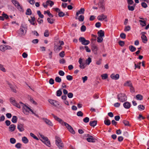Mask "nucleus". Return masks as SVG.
I'll use <instances>...</instances> for the list:
<instances>
[{
	"label": "nucleus",
	"instance_id": "bb28decb",
	"mask_svg": "<svg viewBox=\"0 0 149 149\" xmlns=\"http://www.w3.org/2000/svg\"><path fill=\"white\" fill-rule=\"evenodd\" d=\"M7 84L9 85L10 88L11 89V90L14 93H16L17 91L16 89L15 88V87H14L9 82H8Z\"/></svg>",
	"mask_w": 149,
	"mask_h": 149
},
{
	"label": "nucleus",
	"instance_id": "0eeeda50",
	"mask_svg": "<svg viewBox=\"0 0 149 149\" xmlns=\"http://www.w3.org/2000/svg\"><path fill=\"white\" fill-rule=\"evenodd\" d=\"M79 41L81 42L82 45H86L89 44L90 42L89 40L85 39L83 37H80L79 38Z\"/></svg>",
	"mask_w": 149,
	"mask_h": 149
},
{
	"label": "nucleus",
	"instance_id": "69168bd1",
	"mask_svg": "<svg viewBox=\"0 0 149 149\" xmlns=\"http://www.w3.org/2000/svg\"><path fill=\"white\" fill-rule=\"evenodd\" d=\"M120 37L122 39H125L126 38V35L123 33H121L120 35Z\"/></svg>",
	"mask_w": 149,
	"mask_h": 149
},
{
	"label": "nucleus",
	"instance_id": "bf43d9fd",
	"mask_svg": "<svg viewBox=\"0 0 149 149\" xmlns=\"http://www.w3.org/2000/svg\"><path fill=\"white\" fill-rule=\"evenodd\" d=\"M91 62V59L90 57H88L86 60V63L88 65H89L90 63Z\"/></svg>",
	"mask_w": 149,
	"mask_h": 149
},
{
	"label": "nucleus",
	"instance_id": "09e8293b",
	"mask_svg": "<svg viewBox=\"0 0 149 149\" xmlns=\"http://www.w3.org/2000/svg\"><path fill=\"white\" fill-rule=\"evenodd\" d=\"M99 7L102 9V12H103L105 10V7L103 4H98Z\"/></svg>",
	"mask_w": 149,
	"mask_h": 149
},
{
	"label": "nucleus",
	"instance_id": "c03bdc74",
	"mask_svg": "<svg viewBox=\"0 0 149 149\" xmlns=\"http://www.w3.org/2000/svg\"><path fill=\"white\" fill-rule=\"evenodd\" d=\"M101 77L102 79H105L108 77V75L107 74H102Z\"/></svg>",
	"mask_w": 149,
	"mask_h": 149
},
{
	"label": "nucleus",
	"instance_id": "79ce46f5",
	"mask_svg": "<svg viewBox=\"0 0 149 149\" xmlns=\"http://www.w3.org/2000/svg\"><path fill=\"white\" fill-rule=\"evenodd\" d=\"M104 124L107 125H109L111 124V122L109 120L107 119L104 121Z\"/></svg>",
	"mask_w": 149,
	"mask_h": 149
},
{
	"label": "nucleus",
	"instance_id": "3c124183",
	"mask_svg": "<svg viewBox=\"0 0 149 149\" xmlns=\"http://www.w3.org/2000/svg\"><path fill=\"white\" fill-rule=\"evenodd\" d=\"M62 94V92L60 90H58L56 92V95L57 96H60Z\"/></svg>",
	"mask_w": 149,
	"mask_h": 149
},
{
	"label": "nucleus",
	"instance_id": "338daca9",
	"mask_svg": "<svg viewBox=\"0 0 149 149\" xmlns=\"http://www.w3.org/2000/svg\"><path fill=\"white\" fill-rule=\"evenodd\" d=\"M49 83L51 84H54V80L52 78H50L49 81Z\"/></svg>",
	"mask_w": 149,
	"mask_h": 149
},
{
	"label": "nucleus",
	"instance_id": "f704fd0d",
	"mask_svg": "<svg viewBox=\"0 0 149 149\" xmlns=\"http://www.w3.org/2000/svg\"><path fill=\"white\" fill-rule=\"evenodd\" d=\"M130 50L132 52H134L136 50V48L132 45H130L129 47Z\"/></svg>",
	"mask_w": 149,
	"mask_h": 149
},
{
	"label": "nucleus",
	"instance_id": "20e7f679",
	"mask_svg": "<svg viewBox=\"0 0 149 149\" xmlns=\"http://www.w3.org/2000/svg\"><path fill=\"white\" fill-rule=\"evenodd\" d=\"M117 98L120 101L123 102L127 100V97L125 94L120 93L118 95Z\"/></svg>",
	"mask_w": 149,
	"mask_h": 149
},
{
	"label": "nucleus",
	"instance_id": "423d86ee",
	"mask_svg": "<svg viewBox=\"0 0 149 149\" xmlns=\"http://www.w3.org/2000/svg\"><path fill=\"white\" fill-rule=\"evenodd\" d=\"M52 115L54 119L58 121L62 125L65 126V123H66L64 122L62 119L58 118L57 116L53 114H52Z\"/></svg>",
	"mask_w": 149,
	"mask_h": 149
},
{
	"label": "nucleus",
	"instance_id": "a878e982",
	"mask_svg": "<svg viewBox=\"0 0 149 149\" xmlns=\"http://www.w3.org/2000/svg\"><path fill=\"white\" fill-rule=\"evenodd\" d=\"M132 83L130 81H126L124 84V86H132Z\"/></svg>",
	"mask_w": 149,
	"mask_h": 149
},
{
	"label": "nucleus",
	"instance_id": "9d476101",
	"mask_svg": "<svg viewBox=\"0 0 149 149\" xmlns=\"http://www.w3.org/2000/svg\"><path fill=\"white\" fill-rule=\"evenodd\" d=\"M65 126L68 129V130L69 131V132L73 134H74L75 133V132L73 130L72 128L69 124L67 123H65Z\"/></svg>",
	"mask_w": 149,
	"mask_h": 149
},
{
	"label": "nucleus",
	"instance_id": "6ab92c4d",
	"mask_svg": "<svg viewBox=\"0 0 149 149\" xmlns=\"http://www.w3.org/2000/svg\"><path fill=\"white\" fill-rule=\"evenodd\" d=\"M123 105L125 109H129L130 107L131 104L129 102H126L124 103Z\"/></svg>",
	"mask_w": 149,
	"mask_h": 149
},
{
	"label": "nucleus",
	"instance_id": "0e129e2a",
	"mask_svg": "<svg viewBox=\"0 0 149 149\" xmlns=\"http://www.w3.org/2000/svg\"><path fill=\"white\" fill-rule=\"evenodd\" d=\"M67 79L71 81L73 79L72 77L70 75H68L66 76Z\"/></svg>",
	"mask_w": 149,
	"mask_h": 149
},
{
	"label": "nucleus",
	"instance_id": "f03ea898",
	"mask_svg": "<svg viewBox=\"0 0 149 149\" xmlns=\"http://www.w3.org/2000/svg\"><path fill=\"white\" fill-rule=\"evenodd\" d=\"M55 143L57 147L59 149H62L63 147V144L61 138L57 136H55Z\"/></svg>",
	"mask_w": 149,
	"mask_h": 149
},
{
	"label": "nucleus",
	"instance_id": "c756f323",
	"mask_svg": "<svg viewBox=\"0 0 149 149\" xmlns=\"http://www.w3.org/2000/svg\"><path fill=\"white\" fill-rule=\"evenodd\" d=\"M91 49L94 51H96L97 50V47L96 45L93 44L91 46Z\"/></svg>",
	"mask_w": 149,
	"mask_h": 149
},
{
	"label": "nucleus",
	"instance_id": "a19ab883",
	"mask_svg": "<svg viewBox=\"0 0 149 149\" xmlns=\"http://www.w3.org/2000/svg\"><path fill=\"white\" fill-rule=\"evenodd\" d=\"M47 20L48 22L50 24H52L54 23V20L52 19L48 18H47Z\"/></svg>",
	"mask_w": 149,
	"mask_h": 149
},
{
	"label": "nucleus",
	"instance_id": "39448f33",
	"mask_svg": "<svg viewBox=\"0 0 149 149\" xmlns=\"http://www.w3.org/2000/svg\"><path fill=\"white\" fill-rule=\"evenodd\" d=\"M18 33L20 36H24L26 33V28L23 26L21 25L20 29L18 31Z\"/></svg>",
	"mask_w": 149,
	"mask_h": 149
},
{
	"label": "nucleus",
	"instance_id": "7c9ffc66",
	"mask_svg": "<svg viewBox=\"0 0 149 149\" xmlns=\"http://www.w3.org/2000/svg\"><path fill=\"white\" fill-rule=\"evenodd\" d=\"M75 19H78L80 21L83 22L84 19V16L83 15H80L78 18L77 17H75Z\"/></svg>",
	"mask_w": 149,
	"mask_h": 149
},
{
	"label": "nucleus",
	"instance_id": "de8ad7c7",
	"mask_svg": "<svg viewBox=\"0 0 149 149\" xmlns=\"http://www.w3.org/2000/svg\"><path fill=\"white\" fill-rule=\"evenodd\" d=\"M138 108L140 110H143L145 109V107L143 105H140L138 106Z\"/></svg>",
	"mask_w": 149,
	"mask_h": 149
},
{
	"label": "nucleus",
	"instance_id": "ea45409f",
	"mask_svg": "<svg viewBox=\"0 0 149 149\" xmlns=\"http://www.w3.org/2000/svg\"><path fill=\"white\" fill-rule=\"evenodd\" d=\"M58 15L60 17H63L65 15V13L61 10L60 11H58Z\"/></svg>",
	"mask_w": 149,
	"mask_h": 149
},
{
	"label": "nucleus",
	"instance_id": "5701e85b",
	"mask_svg": "<svg viewBox=\"0 0 149 149\" xmlns=\"http://www.w3.org/2000/svg\"><path fill=\"white\" fill-rule=\"evenodd\" d=\"M15 128L16 126L14 124H12L9 127V130L11 132L14 131L15 130Z\"/></svg>",
	"mask_w": 149,
	"mask_h": 149
},
{
	"label": "nucleus",
	"instance_id": "b1692460",
	"mask_svg": "<svg viewBox=\"0 0 149 149\" xmlns=\"http://www.w3.org/2000/svg\"><path fill=\"white\" fill-rule=\"evenodd\" d=\"M85 10L84 8H81L76 13V15L78 16L79 14H83L84 13Z\"/></svg>",
	"mask_w": 149,
	"mask_h": 149
},
{
	"label": "nucleus",
	"instance_id": "393cba45",
	"mask_svg": "<svg viewBox=\"0 0 149 149\" xmlns=\"http://www.w3.org/2000/svg\"><path fill=\"white\" fill-rule=\"evenodd\" d=\"M97 121L96 120L91 121L90 122V125L91 126L94 127L97 125Z\"/></svg>",
	"mask_w": 149,
	"mask_h": 149
},
{
	"label": "nucleus",
	"instance_id": "052dcab7",
	"mask_svg": "<svg viewBox=\"0 0 149 149\" xmlns=\"http://www.w3.org/2000/svg\"><path fill=\"white\" fill-rule=\"evenodd\" d=\"M86 28L84 25H82L81 28V31L82 32H84L86 30Z\"/></svg>",
	"mask_w": 149,
	"mask_h": 149
},
{
	"label": "nucleus",
	"instance_id": "72a5a7b5",
	"mask_svg": "<svg viewBox=\"0 0 149 149\" xmlns=\"http://www.w3.org/2000/svg\"><path fill=\"white\" fill-rule=\"evenodd\" d=\"M46 3L47 5H49L51 7L54 4V3L53 1L51 0H47L46 1Z\"/></svg>",
	"mask_w": 149,
	"mask_h": 149
},
{
	"label": "nucleus",
	"instance_id": "49530a36",
	"mask_svg": "<svg viewBox=\"0 0 149 149\" xmlns=\"http://www.w3.org/2000/svg\"><path fill=\"white\" fill-rule=\"evenodd\" d=\"M41 137L43 139L42 141L43 143H44L46 141H47V140H48V139L47 137H45L43 135H41Z\"/></svg>",
	"mask_w": 149,
	"mask_h": 149
},
{
	"label": "nucleus",
	"instance_id": "a18cd8bd",
	"mask_svg": "<svg viewBox=\"0 0 149 149\" xmlns=\"http://www.w3.org/2000/svg\"><path fill=\"white\" fill-rule=\"evenodd\" d=\"M10 142L12 144H14L16 142V140L15 139L13 138H11L10 140Z\"/></svg>",
	"mask_w": 149,
	"mask_h": 149
},
{
	"label": "nucleus",
	"instance_id": "cd10ccee",
	"mask_svg": "<svg viewBox=\"0 0 149 149\" xmlns=\"http://www.w3.org/2000/svg\"><path fill=\"white\" fill-rule=\"evenodd\" d=\"M22 141L25 144L29 142L28 139L25 136H24L22 139Z\"/></svg>",
	"mask_w": 149,
	"mask_h": 149
},
{
	"label": "nucleus",
	"instance_id": "4be33fe9",
	"mask_svg": "<svg viewBox=\"0 0 149 149\" xmlns=\"http://www.w3.org/2000/svg\"><path fill=\"white\" fill-rule=\"evenodd\" d=\"M97 34L99 37H103L104 36V32L101 30L98 31Z\"/></svg>",
	"mask_w": 149,
	"mask_h": 149
},
{
	"label": "nucleus",
	"instance_id": "4c0bfd02",
	"mask_svg": "<svg viewBox=\"0 0 149 149\" xmlns=\"http://www.w3.org/2000/svg\"><path fill=\"white\" fill-rule=\"evenodd\" d=\"M32 12L30 8H28L26 13V14L27 15H30L31 14Z\"/></svg>",
	"mask_w": 149,
	"mask_h": 149
},
{
	"label": "nucleus",
	"instance_id": "e433bc0d",
	"mask_svg": "<svg viewBox=\"0 0 149 149\" xmlns=\"http://www.w3.org/2000/svg\"><path fill=\"white\" fill-rule=\"evenodd\" d=\"M131 27L130 26L128 25L125 27L124 31L125 32L128 31L130 30Z\"/></svg>",
	"mask_w": 149,
	"mask_h": 149
},
{
	"label": "nucleus",
	"instance_id": "f3484780",
	"mask_svg": "<svg viewBox=\"0 0 149 149\" xmlns=\"http://www.w3.org/2000/svg\"><path fill=\"white\" fill-rule=\"evenodd\" d=\"M31 19H29V21L31 24L33 25L35 24V22L36 21L35 20V18L34 17H31Z\"/></svg>",
	"mask_w": 149,
	"mask_h": 149
},
{
	"label": "nucleus",
	"instance_id": "58836bf2",
	"mask_svg": "<svg viewBox=\"0 0 149 149\" xmlns=\"http://www.w3.org/2000/svg\"><path fill=\"white\" fill-rule=\"evenodd\" d=\"M10 100L11 103L13 105H14L15 104V103H16L15 100L13 97L10 98Z\"/></svg>",
	"mask_w": 149,
	"mask_h": 149
},
{
	"label": "nucleus",
	"instance_id": "680f3d73",
	"mask_svg": "<svg viewBox=\"0 0 149 149\" xmlns=\"http://www.w3.org/2000/svg\"><path fill=\"white\" fill-rule=\"evenodd\" d=\"M44 143L48 146H50V142L48 139L47 140V141H46Z\"/></svg>",
	"mask_w": 149,
	"mask_h": 149
},
{
	"label": "nucleus",
	"instance_id": "aec40b11",
	"mask_svg": "<svg viewBox=\"0 0 149 149\" xmlns=\"http://www.w3.org/2000/svg\"><path fill=\"white\" fill-rule=\"evenodd\" d=\"M62 47L61 45H55L54 46V49L55 51L58 52L62 49Z\"/></svg>",
	"mask_w": 149,
	"mask_h": 149
},
{
	"label": "nucleus",
	"instance_id": "1a4fd4ad",
	"mask_svg": "<svg viewBox=\"0 0 149 149\" xmlns=\"http://www.w3.org/2000/svg\"><path fill=\"white\" fill-rule=\"evenodd\" d=\"M12 49V47L8 45H2L0 46V50L4 52L7 49Z\"/></svg>",
	"mask_w": 149,
	"mask_h": 149
},
{
	"label": "nucleus",
	"instance_id": "8fccbe9b",
	"mask_svg": "<svg viewBox=\"0 0 149 149\" xmlns=\"http://www.w3.org/2000/svg\"><path fill=\"white\" fill-rule=\"evenodd\" d=\"M55 80L57 82L60 83L61 82V79L59 77H57L55 78Z\"/></svg>",
	"mask_w": 149,
	"mask_h": 149
},
{
	"label": "nucleus",
	"instance_id": "4d7b16f0",
	"mask_svg": "<svg viewBox=\"0 0 149 149\" xmlns=\"http://www.w3.org/2000/svg\"><path fill=\"white\" fill-rule=\"evenodd\" d=\"M30 135L31 136L33 137L34 139L37 140H38L39 139L33 133H30Z\"/></svg>",
	"mask_w": 149,
	"mask_h": 149
},
{
	"label": "nucleus",
	"instance_id": "774afa93",
	"mask_svg": "<svg viewBox=\"0 0 149 149\" xmlns=\"http://www.w3.org/2000/svg\"><path fill=\"white\" fill-rule=\"evenodd\" d=\"M77 115L78 116H83V114L81 111H79L77 112Z\"/></svg>",
	"mask_w": 149,
	"mask_h": 149
},
{
	"label": "nucleus",
	"instance_id": "2eb2a0df",
	"mask_svg": "<svg viewBox=\"0 0 149 149\" xmlns=\"http://www.w3.org/2000/svg\"><path fill=\"white\" fill-rule=\"evenodd\" d=\"M49 102L52 105H53L54 106L56 107L59 105L58 102L56 100H49Z\"/></svg>",
	"mask_w": 149,
	"mask_h": 149
},
{
	"label": "nucleus",
	"instance_id": "603ef678",
	"mask_svg": "<svg viewBox=\"0 0 149 149\" xmlns=\"http://www.w3.org/2000/svg\"><path fill=\"white\" fill-rule=\"evenodd\" d=\"M44 36L45 37H48L49 36V31L47 30H45V32L44 33Z\"/></svg>",
	"mask_w": 149,
	"mask_h": 149
},
{
	"label": "nucleus",
	"instance_id": "dca6fc26",
	"mask_svg": "<svg viewBox=\"0 0 149 149\" xmlns=\"http://www.w3.org/2000/svg\"><path fill=\"white\" fill-rule=\"evenodd\" d=\"M17 128L20 132H22L24 130L23 125L20 123L18 124Z\"/></svg>",
	"mask_w": 149,
	"mask_h": 149
},
{
	"label": "nucleus",
	"instance_id": "7ed1b4c3",
	"mask_svg": "<svg viewBox=\"0 0 149 149\" xmlns=\"http://www.w3.org/2000/svg\"><path fill=\"white\" fill-rule=\"evenodd\" d=\"M11 2L19 10L23 12L24 10L22 6L17 0H12Z\"/></svg>",
	"mask_w": 149,
	"mask_h": 149
},
{
	"label": "nucleus",
	"instance_id": "c9c22d12",
	"mask_svg": "<svg viewBox=\"0 0 149 149\" xmlns=\"http://www.w3.org/2000/svg\"><path fill=\"white\" fill-rule=\"evenodd\" d=\"M135 5L134 6H130L128 5V8L129 10L133 11L134 10Z\"/></svg>",
	"mask_w": 149,
	"mask_h": 149
},
{
	"label": "nucleus",
	"instance_id": "f8f14e48",
	"mask_svg": "<svg viewBox=\"0 0 149 149\" xmlns=\"http://www.w3.org/2000/svg\"><path fill=\"white\" fill-rule=\"evenodd\" d=\"M65 126L68 129V130L69 131V132L73 134H74L75 133V132L73 130L72 128L69 124L67 123H65Z\"/></svg>",
	"mask_w": 149,
	"mask_h": 149
},
{
	"label": "nucleus",
	"instance_id": "4468645a",
	"mask_svg": "<svg viewBox=\"0 0 149 149\" xmlns=\"http://www.w3.org/2000/svg\"><path fill=\"white\" fill-rule=\"evenodd\" d=\"M48 125L52 126L53 124L52 122L49 119H47V118H42V119Z\"/></svg>",
	"mask_w": 149,
	"mask_h": 149
},
{
	"label": "nucleus",
	"instance_id": "6e6d98bb",
	"mask_svg": "<svg viewBox=\"0 0 149 149\" xmlns=\"http://www.w3.org/2000/svg\"><path fill=\"white\" fill-rule=\"evenodd\" d=\"M103 40V38L102 37L99 36L97 38V42H101Z\"/></svg>",
	"mask_w": 149,
	"mask_h": 149
},
{
	"label": "nucleus",
	"instance_id": "e2e57ef3",
	"mask_svg": "<svg viewBox=\"0 0 149 149\" xmlns=\"http://www.w3.org/2000/svg\"><path fill=\"white\" fill-rule=\"evenodd\" d=\"M83 120L84 122L87 123L89 121V119L88 117H86L83 119Z\"/></svg>",
	"mask_w": 149,
	"mask_h": 149
},
{
	"label": "nucleus",
	"instance_id": "13d9d810",
	"mask_svg": "<svg viewBox=\"0 0 149 149\" xmlns=\"http://www.w3.org/2000/svg\"><path fill=\"white\" fill-rule=\"evenodd\" d=\"M22 146V144L19 143H17L15 145V147L16 148L18 149H19L21 148Z\"/></svg>",
	"mask_w": 149,
	"mask_h": 149
},
{
	"label": "nucleus",
	"instance_id": "a211bd4d",
	"mask_svg": "<svg viewBox=\"0 0 149 149\" xmlns=\"http://www.w3.org/2000/svg\"><path fill=\"white\" fill-rule=\"evenodd\" d=\"M111 78L113 79L117 80L119 79V75L118 74H116L115 75L114 74H112L111 75Z\"/></svg>",
	"mask_w": 149,
	"mask_h": 149
},
{
	"label": "nucleus",
	"instance_id": "ddd939ff",
	"mask_svg": "<svg viewBox=\"0 0 149 149\" xmlns=\"http://www.w3.org/2000/svg\"><path fill=\"white\" fill-rule=\"evenodd\" d=\"M65 126L68 129V130L69 131V132L73 134H74L75 133V132L73 130L72 128L69 124L67 123H65Z\"/></svg>",
	"mask_w": 149,
	"mask_h": 149
},
{
	"label": "nucleus",
	"instance_id": "473e14b6",
	"mask_svg": "<svg viewBox=\"0 0 149 149\" xmlns=\"http://www.w3.org/2000/svg\"><path fill=\"white\" fill-rule=\"evenodd\" d=\"M136 98L137 100H141L143 99V96L140 94H138L136 96Z\"/></svg>",
	"mask_w": 149,
	"mask_h": 149
},
{
	"label": "nucleus",
	"instance_id": "6e6552de",
	"mask_svg": "<svg viewBox=\"0 0 149 149\" xmlns=\"http://www.w3.org/2000/svg\"><path fill=\"white\" fill-rule=\"evenodd\" d=\"M97 19L99 20L100 21L104 20L105 22H107L108 21L107 16L103 14L99 15L97 17Z\"/></svg>",
	"mask_w": 149,
	"mask_h": 149
},
{
	"label": "nucleus",
	"instance_id": "412c9836",
	"mask_svg": "<svg viewBox=\"0 0 149 149\" xmlns=\"http://www.w3.org/2000/svg\"><path fill=\"white\" fill-rule=\"evenodd\" d=\"M141 38L142 40V42L144 43L147 42L148 39L146 36L144 34H142L141 36Z\"/></svg>",
	"mask_w": 149,
	"mask_h": 149
},
{
	"label": "nucleus",
	"instance_id": "2f4dec72",
	"mask_svg": "<svg viewBox=\"0 0 149 149\" xmlns=\"http://www.w3.org/2000/svg\"><path fill=\"white\" fill-rule=\"evenodd\" d=\"M17 118L16 116H13L12 119V121L13 123H16L17 121Z\"/></svg>",
	"mask_w": 149,
	"mask_h": 149
},
{
	"label": "nucleus",
	"instance_id": "f257e3e1",
	"mask_svg": "<svg viewBox=\"0 0 149 149\" xmlns=\"http://www.w3.org/2000/svg\"><path fill=\"white\" fill-rule=\"evenodd\" d=\"M20 104H21V107H22V111L25 114L28 115L29 111L33 113V111L25 104H24L21 102H20Z\"/></svg>",
	"mask_w": 149,
	"mask_h": 149
},
{
	"label": "nucleus",
	"instance_id": "5fc2aeb1",
	"mask_svg": "<svg viewBox=\"0 0 149 149\" xmlns=\"http://www.w3.org/2000/svg\"><path fill=\"white\" fill-rule=\"evenodd\" d=\"M123 123L125 125V126H129L130 125L129 122L125 120H124L123 121Z\"/></svg>",
	"mask_w": 149,
	"mask_h": 149
},
{
	"label": "nucleus",
	"instance_id": "864d4df0",
	"mask_svg": "<svg viewBox=\"0 0 149 149\" xmlns=\"http://www.w3.org/2000/svg\"><path fill=\"white\" fill-rule=\"evenodd\" d=\"M0 70L4 72H6V69L3 67V65L1 64H0Z\"/></svg>",
	"mask_w": 149,
	"mask_h": 149
},
{
	"label": "nucleus",
	"instance_id": "c85d7f7f",
	"mask_svg": "<svg viewBox=\"0 0 149 149\" xmlns=\"http://www.w3.org/2000/svg\"><path fill=\"white\" fill-rule=\"evenodd\" d=\"M87 141L89 142H95V139H94L93 137H88L86 139Z\"/></svg>",
	"mask_w": 149,
	"mask_h": 149
},
{
	"label": "nucleus",
	"instance_id": "9b49d317",
	"mask_svg": "<svg viewBox=\"0 0 149 149\" xmlns=\"http://www.w3.org/2000/svg\"><path fill=\"white\" fill-rule=\"evenodd\" d=\"M65 126L68 129V130L69 131V132L73 134H74L75 133V132L73 130L72 128L69 124L67 123H65Z\"/></svg>",
	"mask_w": 149,
	"mask_h": 149
},
{
	"label": "nucleus",
	"instance_id": "37998d69",
	"mask_svg": "<svg viewBox=\"0 0 149 149\" xmlns=\"http://www.w3.org/2000/svg\"><path fill=\"white\" fill-rule=\"evenodd\" d=\"M141 64V62H140L139 63H138L137 64L135 63L134 64V66H135V69H136V68H138L139 69H140V65Z\"/></svg>",
	"mask_w": 149,
	"mask_h": 149
}]
</instances>
